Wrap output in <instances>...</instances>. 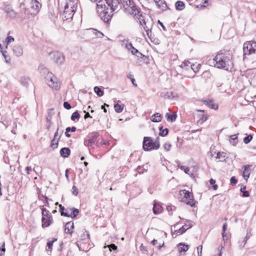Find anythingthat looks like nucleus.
Instances as JSON below:
<instances>
[{"instance_id": "nucleus-39", "label": "nucleus", "mask_w": 256, "mask_h": 256, "mask_svg": "<svg viewBox=\"0 0 256 256\" xmlns=\"http://www.w3.org/2000/svg\"><path fill=\"white\" fill-rule=\"evenodd\" d=\"M252 236V234L250 233V232H248L246 236H245L244 238V240L242 242L244 243V244L242 246V248H244L246 244V243L248 240L250 238V237L251 236Z\"/></svg>"}, {"instance_id": "nucleus-12", "label": "nucleus", "mask_w": 256, "mask_h": 256, "mask_svg": "<svg viewBox=\"0 0 256 256\" xmlns=\"http://www.w3.org/2000/svg\"><path fill=\"white\" fill-rule=\"evenodd\" d=\"M252 42H244L243 47L244 56L250 55V54H252Z\"/></svg>"}, {"instance_id": "nucleus-46", "label": "nucleus", "mask_w": 256, "mask_h": 256, "mask_svg": "<svg viewBox=\"0 0 256 256\" xmlns=\"http://www.w3.org/2000/svg\"><path fill=\"white\" fill-rule=\"evenodd\" d=\"M57 240V238H53L52 240H50L47 242V246H48V248L52 249L53 243Z\"/></svg>"}, {"instance_id": "nucleus-53", "label": "nucleus", "mask_w": 256, "mask_h": 256, "mask_svg": "<svg viewBox=\"0 0 256 256\" xmlns=\"http://www.w3.org/2000/svg\"><path fill=\"white\" fill-rule=\"evenodd\" d=\"M134 55L138 58V60H140V59L142 60V59H143V58L144 57V54H142L139 51H138V52H136V54H134Z\"/></svg>"}, {"instance_id": "nucleus-59", "label": "nucleus", "mask_w": 256, "mask_h": 256, "mask_svg": "<svg viewBox=\"0 0 256 256\" xmlns=\"http://www.w3.org/2000/svg\"><path fill=\"white\" fill-rule=\"evenodd\" d=\"M67 131L74 132L76 130V128L75 126H72V128L68 127L66 128Z\"/></svg>"}, {"instance_id": "nucleus-2", "label": "nucleus", "mask_w": 256, "mask_h": 256, "mask_svg": "<svg viewBox=\"0 0 256 256\" xmlns=\"http://www.w3.org/2000/svg\"><path fill=\"white\" fill-rule=\"evenodd\" d=\"M208 62L214 67L227 70L232 65L230 58L222 54H218L212 60H209Z\"/></svg>"}, {"instance_id": "nucleus-28", "label": "nucleus", "mask_w": 256, "mask_h": 256, "mask_svg": "<svg viewBox=\"0 0 256 256\" xmlns=\"http://www.w3.org/2000/svg\"><path fill=\"white\" fill-rule=\"evenodd\" d=\"M178 248L179 252H186V251H187L188 250L189 246L188 244H184L180 243L178 244Z\"/></svg>"}, {"instance_id": "nucleus-25", "label": "nucleus", "mask_w": 256, "mask_h": 256, "mask_svg": "<svg viewBox=\"0 0 256 256\" xmlns=\"http://www.w3.org/2000/svg\"><path fill=\"white\" fill-rule=\"evenodd\" d=\"M226 154L224 152H218L216 158L219 159V162H226Z\"/></svg>"}, {"instance_id": "nucleus-26", "label": "nucleus", "mask_w": 256, "mask_h": 256, "mask_svg": "<svg viewBox=\"0 0 256 256\" xmlns=\"http://www.w3.org/2000/svg\"><path fill=\"white\" fill-rule=\"evenodd\" d=\"M176 8L177 10H183L185 8V4L182 1H178L175 4Z\"/></svg>"}, {"instance_id": "nucleus-32", "label": "nucleus", "mask_w": 256, "mask_h": 256, "mask_svg": "<svg viewBox=\"0 0 256 256\" xmlns=\"http://www.w3.org/2000/svg\"><path fill=\"white\" fill-rule=\"evenodd\" d=\"M94 92L97 94V95L99 96H102L104 95V92L101 90V88L98 86H95L94 88Z\"/></svg>"}, {"instance_id": "nucleus-61", "label": "nucleus", "mask_w": 256, "mask_h": 256, "mask_svg": "<svg viewBox=\"0 0 256 256\" xmlns=\"http://www.w3.org/2000/svg\"><path fill=\"white\" fill-rule=\"evenodd\" d=\"M84 112L86 113L84 116V119H86L88 118H92V116L88 112H86V111H84Z\"/></svg>"}, {"instance_id": "nucleus-51", "label": "nucleus", "mask_w": 256, "mask_h": 256, "mask_svg": "<svg viewBox=\"0 0 256 256\" xmlns=\"http://www.w3.org/2000/svg\"><path fill=\"white\" fill-rule=\"evenodd\" d=\"M72 188L73 190L72 194L74 196H77L78 194V190L76 186H73Z\"/></svg>"}, {"instance_id": "nucleus-10", "label": "nucleus", "mask_w": 256, "mask_h": 256, "mask_svg": "<svg viewBox=\"0 0 256 256\" xmlns=\"http://www.w3.org/2000/svg\"><path fill=\"white\" fill-rule=\"evenodd\" d=\"M193 226V222L191 220H186V222L184 224V226H182V228L175 230V232L177 234H184L188 229L192 228Z\"/></svg>"}, {"instance_id": "nucleus-36", "label": "nucleus", "mask_w": 256, "mask_h": 256, "mask_svg": "<svg viewBox=\"0 0 256 256\" xmlns=\"http://www.w3.org/2000/svg\"><path fill=\"white\" fill-rule=\"evenodd\" d=\"M80 114L78 112V111H76L72 114L70 117V119L74 121L76 119L78 120L80 118Z\"/></svg>"}, {"instance_id": "nucleus-17", "label": "nucleus", "mask_w": 256, "mask_h": 256, "mask_svg": "<svg viewBox=\"0 0 256 256\" xmlns=\"http://www.w3.org/2000/svg\"><path fill=\"white\" fill-rule=\"evenodd\" d=\"M204 104L206 106H208L214 110H217L218 108V104L214 103L213 100H205L203 101Z\"/></svg>"}, {"instance_id": "nucleus-52", "label": "nucleus", "mask_w": 256, "mask_h": 256, "mask_svg": "<svg viewBox=\"0 0 256 256\" xmlns=\"http://www.w3.org/2000/svg\"><path fill=\"white\" fill-rule=\"evenodd\" d=\"M64 107L66 110H70L72 108L70 104L68 102H64Z\"/></svg>"}, {"instance_id": "nucleus-24", "label": "nucleus", "mask_w": 256, "mask_h": 256, "mask_svg": "<svg viewBox=\"0 0 256 256\" xmlns=\"http://www.w3.org/2000/svg\"><path fill=\"white\" fill-rule=\"evenodd\" d=\"M161 115L159 113H156L151 117V120L154 122H160L161 121Z\"/></svg>"}, {"instance_id": "nucleus-60", "label": "nucleus", "mask_w": 256, "mask_h": 256, "mask_svg": "<svg viewBox=\"0 0 256 256\" xmlns=\"http://www.w3.org/2000/svg\"><path fill=\"white\" fill-rule=\"evenodd\" d=\"M140 250L143 252H147L146 248L142 244L140 246Z\"/></svg>"}, {"instance_id": "nucleus-57", "label": "nucleus", "mask_w": 256, "mask_h": 256, "mask_svg": "<svg viewBox=\"0 0 256 256\" xmlns=\"http://www.w3.org/2000/svg\"><path fill=\"white\" fill-rule=\"evenodd\" d=\"M202 245L199 246L197 248V251H198V256H202Z\"/></svg>"}, {"instance_id": "nucleus-29", "label": "nucleus", "mask_w": 256, "mask_h": 256, "mask_svg": "<svg viewBox=\"0 0 256 256\" xmlns=\"http://www.w3.org/2000/svg\"><path fill=\"white\" fill-rule=\"evenodd\" d=\"M167 120L168 122H174L176 120V114H170L167 113L166 114Z\"/></svg>"}, {"instance_id": "nucleus-20", "label": "nucleus", "mask_w": 256, "mask_h": 256, "mask_svg": "<svg viewBox=\"0 0 256 256\" xmlns=\"http://www.w3.org/2000/svg\"><path fill=\"white\" fill-rule=\"evenodd\" d=\"M156 5L158 8L162 11L166 10L168 8L167 4L164 0H160L158 3L156 4Z\"/></svg>"}, {"instance_id": "nucleus-63", "label": "nucleus", "mask_w": 256, "mask_h": 256, "mask_svg": "<svg viewBox=\"0 0 256 256\" xmlns=\"http://www.w3.org/2000/svg\"><path fill=\"white\" fill-rule=\"evenodd\" d=\"M226 228H227V224L226 222L223 224L222 231H224V232H226Z\"/></svg>"}, {"instance_id": "nucleus-37", "label": "nucleus", "mask_w": 256, "mask_h": 256, "mask_svg": "<svg viewBox=\"0 0 256 256\" xmlns=\"http://www.w3.org/2000/svg\"><path fill=\"white\" fill-rule=\"evenodd\" d=\"M58 140H56V139L53 138L51 141L50 146L53 149H55L58 146Z\"/></svg>"}, {"instance_id": "nucleus-64", "label": "nucleus", "mask_w": 256, "mask_h": 256, "mask_svg": "<svg viewBox=\"0 0 256 256\" xmlns=\"http://www.w3.org/2000/svg\"><path fill=\"white\" fill-rule=\"evenodd\" d=\"M27 174H30V172L32 170V168L30 166H27L26 168Z\"/></svg>"}, {"instance_id": "nucleus-16", "label": "nucleus", "mask_w": 256, "mask_h": 256, "mask_svg": "<svg viewBox=\"0 0 256 256\" xmlns=\"http://www.w3.org/2000/svg\"><path fill=\"white\" fill-rule=\"evenodd\" d=\"M74 228V224L72 222H69L66 223L65 225V232L66 234H72L73 231L72 230Z\"/></svg>"}, {"instance_id": "nucleus-35", "label": "nucleus", "mask_w": 256, "mask_h": 256, "mask_svg": "<svg viewBox=\"0 0 256 256\" xmlns=\"http://www.w3.org/2000/svg\"><path fill=\"white\" fill-rule=\"evenodd\" d=\"M162 127L161 126L160 128V135L162 136H164L168 134V130L167 128H164L162 130Z\"/></svg>"}, {"instance_id": "nucleus-19", "label": "nucleus", "mask_w": 256, "mask_h": 256, "mask_svg": "<svg viewBox=\"0 0 256 256\" xmlns=\"http://www.w3.org/2000/svg\"><path fill=\"white\" fill-rule=\"evenodd\" d=\"M60 154L63 158H68L70 155V150L68 148H63L60 150Z\"/></svg>"}, {"instance_id": "nucleus-31", "label": "nucleus", "mask_w": 256, "mask_h": 256, "mask_svg": "<svg viewBox=\"0 0 256 256\" xmlns=\"http://www.w3.org/2000/svg\"><path fill=\"white\" fill-rule=\"evenodd\" d=\"M230 142L234 146H236L238 142V136L236 134L231 136L230 138Z\"/></svg>"}, {"instance_id": "nucleus-49", "label": "nucleus", "mask_w": 256, "mask_h": 256, "mask_svg": "<svg viewBox=\"0 0 256 256\" xmlns=\"http://www.w3.org/2000/svg\"><path fill=\"white\" fill-rule=\"evenodd\" d=\"M164 148L166 151H169L172 148V145L168 142H166L164 144Z\"/></svg>"}, {"instance_id": "nucleus-30", "label": "nucleus", "mask_w": 256, "mask_h": 256, "mask_svg": "<svg viewBox=\"0 0 256 256\" xmlns=\"http://www.w3.org/2000/svg\"><path fill=\"white\" fill-rule=\"evenodd\" d=\"M30 82V80L28 78L22 77L20 79V83L24 86H28Z\"/></svg>"}, {"instance_id": "nucleus-11", "label": "nucleus", "mask_w": 256, "mask_h": 256, "mask_svg": "<svg viewBox=\"0 0 256 256\" xmlns=\"http://www.w3.org/2000/svg\"><path fill=\"white\" fill-rule=\"evenodd\" d=\"M64 56L62 52H57L54 54L53 59L54 62L58 64H62L64 61Z\"/></svg>"}, {"instance_id": "nucleus-58", "label": "nucleus", "mask_w": 256, "mask_h": 256, "mask_svg": "<svg viewBox=\"0 0 256 256\" xmlns=\"http://www.w3.org/2000/svg\"><path fill=\"white\" fill-rule=\"evenodd\" d=\"M140 24L143 26V28H144V27H146V26H148L146 24V22L145 21V20H140Z\"/></svg>"}, {"instance_id": "nucleus-56", "label": "nucleus", "mask_w": 256, "mask_h": 256, "mask_svg": "<svg viewBox=\"0 0 256 256\" xmlns=\"http://www.w3.org/2000/svg\"><path fill=\"white\" fill-rule=\"evenodd\" d=\"M252 54L256 53V42H252Z\"/></svg>"}, {"instance_id": "nucleus-3", "label": "nucleus", "mask_w": 256, "mask_h": 256, "mask_svg": "<svg viewBox=\"0 0 256 256\" xmlns=\"http://www.w3.org/2000/svg\"><path fill=\"white\" fill-rule=\"evenodd\" d=\"M39 70H40L42 75L46 79V82L50 87L56 90L60 88V82H58L56 78L54 76L52 72H49L47 68L40 66Z\"/></svg>"}, {"instance_id": "nucleus-42", "label": "nucleus", "mask_w": 256, "mask_h": 256, "mask_svg": "<svg viewBox=\"0 0 256 256\" xmlns=\"http://www.w3.org/2000/svg\"><path fill=\"white\" fill-rule=\"evenodd\" d=\"M190 68L194 72H196L199 70L200 68V64H198L197 66H195L194 64H193L190 65Z\"/></svg>"}, {"instance_id": "nucleus-22", "label": "nucleus", "mask_w": 256, "mask_h": 256, "mask_svg": "<svg viewBox=\"0 0 256 256\" xmlns=\"http://www.w3.org/2000/svg\"><path fill=\"white\" fill-rule=\"evenodd\" d=\"M162 211V207L159 204L154 202V204L153 212L154 214H159Z\"/></svg>"}, {"instance_id": "nucleus-23", "label": "nucleus", "mask_w": 256, "mask_h": 256, "mask_svg": "<svg viewBox=\"0 0 256 256\" xmlns=\"http://www.w3.org/2000/svg\"><path fill=\"white\" fill-rule=\"evenodd\" d=\"M42 218H50V216H52L50 212L46 210L44 206H42Z\"/></svg>"}, {"instance_id": "nucleus-5", "label": "nucleus", "mask_w": 256, "mask_h": 256, "mask_svg": "<svg viewBox=\"0 0 256 256\" xmlns=\"http://www.w3.org/2000/svg\"><path fill=\"white\" fill-rule=\"evenodd\" d=\"M160 146L158 138L155 140L151 137L144 136L142 142V148L145 151H150L154 150H158Z\"/></svg>"}, {"instance_id": "nucleus-48", "label": "nucleus", "mask_w": 256, "mask_h": 256, "mask_svg": "<svg viewBox=\"0 0 256 256\" xmlns=\"http://www.w3.org/2000/svg\"><path fill=\"white\" fill-rule=\"evenodd\" d=\"M179 168L182 170H183L186 174H190V168L188 167H186L184 166H179Z\"/></svg>"}, {"instance_id": "nucleus-54", "label": "nucleus", "mask_w": 256, "mask_h": 256, "mask_svg": "<svg viewBox=\"0 0 256 256\" xmlns=\"http://www.w3.org/2000/svg\"><path fill=\"white\" fill-rule=\"evenodd\" d=\"M230 184L232 186L235 185L237 182V180L234 176H232L230 180Z\"/></svg>"}, {"instance_id": "nucleus-33", "label": "nucleus", "mask_w": 256, "mask_h": 256, "mask_svg": "<svg viewBox=\"0 0 256 256\" xmlns=\"http://www.w3.org/2000/svg\"><path fill=\"white\" fill-rule=\"evenodd\" d=\"M58 130H59V128H58L54 134V139H56V140H58V141L60 139L61 136H62V134H63L62 130L60 132H58Z\"/></svg>"}, {"instance_id": "nucleus-27", "label": "nucleus", "mask_w": 256, "mask_h": 256, "mask_svg": "<svg viewBox=\"0 0 256 256\" xmlns=\"http://www.w3.org/2000/svg\"><path fill=\"white\" fill-rule=\"evenodd\" d=\"M249 168V165H246L244 166V170L243 172V176L246 180H248V179L250 177V173L248 170Z\"/></svg>"}, {"instance_id": "nucleus-15", "label": "nucleus", "mask_w": 256, "mask_h": 256, "mask_svg": "<svg viewBox=\"0 0 256 256\" xmlns=\"http://www.w3.org/2000/svg\"><path fill=\"white\" fill-rule=\"evenodd\" d=\"M12 50L17 56H20L23 54V50L20 45H14L12 48Z\"/></svg>"}, {"instance_id": "nucleus-44", "label": "nucleus", "mask_w": 256, "mask_h": 256, "mask_svg": "<svg viewBox=\"0 0 256 256\" xmlns=\"http://www.w3.org/2000/svg\"><path fill=\"white\" fill-rule=\"evenodd\" d=\"M144 166H138L137 168H136V170L138 171V172L139 173V174H142L144 173L145 171H146L147 170V168H144Z\"/></svg>"}, {"instance_id": "nucleus-1", "label": "nucleus", "mask_w": 256, "mask_h": 256, "mask_svg": "<svg viewBox=\"0 0 256 256\" xmlns=\"http://www.w3.org/2000/svg\"><path fill=\"white\" fill-rule=\"evenodd\" d=\"M96 2V10L100 18L104 22H109L114 12L118 9V0H90Z\"/></svg>"}, {"instance_id": "nucleus-7", "label": "nucleus", "mask_w": 256, "mask_h": 256, "mask_svg": "<svg viewBox=\"0 0 256 256\" xmlns=\"http://www.w3.org/2000/svg\"><path fill=\"white\" fill-rule=\"evenodd\" d=\"M60 212L62 216L70 217L72 218H75L78 214L80 211L74 208H66L61 204L60 205Z\"/></svg>"}, {"instance_id": "nucleus-13", "label": "nucleus", "mask_w": 256, "mask_h": 256, "mask_svg": "<svg viewBox=\"0 0 256 256\" xmlns=\"http://www.w3.org/2000/svg\"><path fill=\"white\" fill-rule=\"evenodd\" d=\"M4 10L6 14L8 17L11 18H14L16 16V12L13 10V9L9 6H6L4 8Z\"/></svg>"}, {"instance_id": "nucleus-4", "label": "nucleus", "mask_w": 256, "mask_h": 256, "mask_svg": "<svg viewBox=\"0 0 256 256\" xmlns=\"http://www.w3.org/2000/svg\"><path fill=\"white\" fill-rule=\"evenodd\" d=\"M124 10L130 14L142 16L140 10L135 4L133 0H120Z\"/></svg>"}, {"instance_id": "nucleus-55", "label": "nucleus", "mask_w": 256, "mask_h": 256, "mask_svg": "<svg viewBox=\"0 0 256 256\" xmlns=\"http://www.w3.org/2000/svg\"><path fill=\"white\" fill-rule=\"evenodd\" d=\"M109 249L110 251H112V250H116L117 249V246H116L114 244H110L108 246Z\"/></svg>"}, {"instance_id": "nucleus-40", "label": "nucleus", "mask_w": 256, "mask_h": 256, "mask_svg": "<svg viewBox=\"0 0 256 256\" xmlns=\"http://www.w3.org/2000/svg\"><path fill=\"white\" fill-rule=\"evenodd\" d=\"M144 30L146 32V34L148 36V37L151 39L152 36V28H150L149 26H146L144 27Z\"/></svg>"}, {"instance_id": "nucleus-45", "label": "nucleus", "mask_w": 256, "mask_h": 256, "mask_svg": "<svg viewBox=\"0 0 256 256\" xmlns=\"http://www.w3.org/2000/svg\"><path fill=\"white\" fill-rule=\"evenodd\" d=\"M5 251V243L4 242L2 245L0 246V256L4 255Z\"/></svg>"}, {"instance_id": "nucleus-14", "label": "nucleus", "mask_w": 256, "mask_h": 256, "mask_svg": "<svg viewBox=\"0 0 256 256\" xmlns=\"http://www.w3.org/2000/svg\"><path fill=\"white\" fill-rule=\"evenodd\" d=\"M42 228H46L48 227L53 222L52 216H50V218L48 217L44 218H42Z\"/></svg>"}, {"instance_id": "nucleus-9", "label": "nucleus", "mask_w": 256, "mask_h": 256, "mask_svg": "<svg viewBox=\"0 0 256 256\" xmlns=\"http://www.w3.org/2000/svg\"><path fill=\"white\" fill-rule=\"evenodd\" d=\"M99 136V134L98 132H93L92 134L91 137L88 140H86L84 141V144L86 146L91 147L94 148V144H97L96 143V140L97 138Z\"/></svg>"}, {"instance_id": "nucleus-21", "label": "nucleus", "mask_w": 256, "mask_h": 256, "mask_svg": "<svg viewBox=\"0 0 256 256\" xmlns=\"http://www.w3.org/2000/svg\"><path fill=\"white\" fill-rule=\"evenodd\" d=\"M125 48L128 50L130 51L132 54H136L138 50L134 48L131 43L126 42L125 44Z\"/></svg>"}, {"instance_id": "nucleus-38", "label": "nucleus", "mask_w": 256, "mask_h": 256, "mask_svg": "<svg viewBox=\"0 0 256 256\" xmlns=\"http://www.w3.org/2000/svg\"><path fill=\"white\" fill-rule=\"evenodd\" d=\"M198 117L199 118V122H200L201 123H202L206 121L208 118V116H206V115L204 114H198Z\"/></svg>"}, {"instance_id": "nucleus-8", "label": "nucleus", "mask_w": 256, "mask_h": 256, "mask_svg": "<svg viewBox=\"0 0 256 256\" xmlns=\"http://www.w3.org/2000/svg\"><path fill=\"white\" fill-rule=\"evenodd\" d=\"M180 200L192 207L194 206V202L192 192L186 190L180 191Z\"/></svg>"}, {"instance_id": "nucleus-18", "label": "nucleus", "mask_w": 256, "mask_h": 256, "mask_svg": "<svg viewBox=\"0 0 256 256\" xmlns=\"http://www.w3.org/2000/svg\"><path fill=\"white\" fill-rule=\"evenodd\" d=\"M30 8L36 10L38 11L41 7V4L37 0H31Z\"/></svg>"}, {"instance_id": "nucleus-6", "label": "nucleus", "mask_w": 256, "mask_h": 256, "mask_svg": "<svg viewBox=\"0 0 256 256\" xmlns=\"http://www.w3.org/2000/svg\"><path fill=\"white\" fill-rule=\"evenodd\" d=\"M76 8L74 2L69 0V2H66L64 7V10L62 12V18L64 20L72 18L74 16Z\"/></svg>"}, {"instance_id": "nucleus-43", "label": "nucleus", "mask_w": 256, "mask_h": 256, "mask_svg": "<svg viewBox=\"0 0 256 256\" xmlns=\"http://www.w3.org/2000/svg\"><path fill=\"white\" fill-rule=\"evenodd\" d=\"M93 34L99 38H102L104 36V34L96 30L92 29Z\"/></svg>"}, {"instance_id": "nucleus-62", "label": "nucleus", "mask_w": 256, "mask_h": 256, "mask_svg": "<svg viewBox=\"0 0 256 256\" xmlns=\"http://www.w3.org/2000/svg\"><path fill=\"white\" fill-rule=\"evenodd\" d=\"M249 195V192L248 191H244L242 192V196L244 197H248Z\"/></svg>"}, {"instance_id": "nucleus-50", "label": "nucleus", "mask_w": 256, "mask_h": 256, "mask_svg": "<svg viewBox=\"0 0 256 256\" xmlns=\"http://www.w3.org/2000/svg\"><path fill=\"white\" fill-rule=\"evenodd\" d=\"M14 38L12 36H8L6 38V42L7 44H8L10 43L14 42Z\"/></svg>"}, {"instance_id": "nucleus-41", "label": "nucleus", "mask_w": 256, "mask_h": 256, "mask_svg": "<svg viewBox=\"0 0 256 256\" xmlns=\"http://www.w3.org/2000/svg\"><path fill=\"white\" fill-rule=\"evenodd\" d=\"M252 139V136L249 134L244 138V142L246 144H248Z\"/></svg>"}, {"instance_id": "nucleus-47", "label": "nucleus", "mask_w": 256, "mask_h": 256, "mask_svg": "<svg viewBox=\"0 0 256 256\" xmlns=\"http://www.w3.org/2000/svg\"><path fill=\"white\" fill-rule=\"evenodd\" d=\"M191 63L190 61L188 60H185L183 62H182L181 65L180 66L181 68H184V67H186V66H190V65H191Z\"/></svg>"}, {"instance_id": "nucleus-34", "label": "nucleus", "mask_w": 256, "mask_h": 256, "mask_svg": "<svg viewBox=\"0 0 256 256\" xmlns=\"http://www.w3.org/2000/svg\"><path fill=\"white\" fill-rule=\"evenodd\" d=\"M114 108L116 112L120 113L123 110V108L118 104L114 105Z\"/></svg>"}]
</instances>
